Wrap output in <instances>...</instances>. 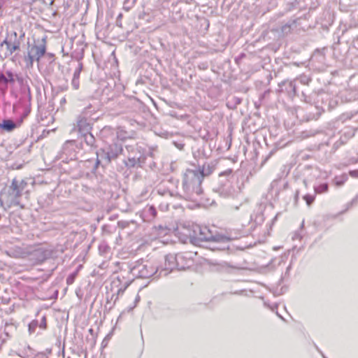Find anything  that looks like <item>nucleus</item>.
Wrapping results in <instances>:
<instances>
[{"instance_id":"obj_1","label":"nucleus","mask_w":358,"mask_h":358,"mask_svg":"<svg viewBox=\"0 0 358 358\" xmlns=\"http://www.w3.org/2000/svg\"><path fill=\"white\" fill-rule=\"evenodd\" d=\"M27 182L24 179L14 178L10 185L6 186L0 194V202L4 208H10L19 206L24 208L22 199L24 194L27 193Z\"/></svg>"},{"instance_id":"obj_2","label":"nucleus","mask_w":358,"mask_h":358,"mask_svg":"<svg viewBox=\"0 0 358 358\" xmlns=\"http://www.w3.org/2000/svg\"><path fill=\"white\" fill-rule=\"evenodd\" d=\"M201 182V176L199 173L194 170L187 169L183 177L181 196L193 202L201 201L203 194Z\"/></svg>"},{"instance_id":"obj_3","label":"nucleus","mask_w":358,"mask_h":358,"mask_svg":"<svg viewBox=\"0 0 358 358\" xmlns=\"http://www.w3.org/2000/svg\"><path fill=\"white\" fill-rule=\"evenodd\" d=\"M190 241L194 245H200L201 243L213 244H222L230 241V238L217 231H213L208 227L196 226L192 234L189 235Z\"/></svg>"},{"instance_id":"obj_4","label":"nucleus","mask_w":358,"mask_h":358,"mask_svg":"<svg viewBox=\"0 0 358 358\" xmlns=\"http://www.w3.org/2000/svg\"><path fill=\"white\" fill-rule=\"evenodd\" d=\"M122 144L113 143L106 145L96 152V166L99 164L108 165L113 159H115L122 152Z\"/></svg>"},{"instance_id":"obj_5","label":"nucleus","mask_w":358,"mask_h":358,"mask_svg":"<svg viewBox=\"0 0 358 358\" xmlns=\"http://www.w3.org/2000/svg\"><path fill=\"white\" fill-rule=\"evenodd\" d=\"M24 36L22 34L20 37L17 36L16 31L11 32L6 39L1 43V54L3 58H8L13 54L19 50L21 45V38Z\"/></svg>"},{"instance_id":"obj_6","label":"nucleus","mask_w":358,"mask_h":358,"mask_svg":"<svg viewBox=\"0 0 358 358\" xmlns=\"http://www.w3.org/2000/svg\"><path fill=\"white\" fill-rule=\"evenodd\" d=\"M131 272L133 275L141 278H148L153 275H157L159 272L158 268L153 266L150 262H136V264L131 268Z\"/></svg>"},{"instance_id":"obj_7","label":"nucleus","mask_w":358,"mask_h":358,"mask_svg":"<svg viewBox=\"0 0 358 358\" xmlns=\"http://www.w3.org/2000/svg\"><path fill=\"white\" fill-rule=\"evenodd\" d=\"M185 256L182 254L177 255H167L165 257V267L159 271V274L155 278L160 276H166L173 269L184 270L185 268V264H180V260H182Z\"/></svg>"},{"instance_id":"obj_8","label":"nucleus","mask_w":358,"mask_h":358,"mask_svg":"<svg viewBox=\"0 0 358 358\" xmlns=\"http://www.w3.org/2000/svg\"><path fill=\"white\" fill-rule=\"evenodd\" d=\"M78 144L74 140L66 141L62 146L59 152V158L64 160H74L77 158Z\"/></svg>"},{"instance_id":"obj_9","label":"nucleus","mask_w":358,"mask_h":358,"mask_svg":"<svg viewBox=\"0 0 358 358\" xmlns=\"http://www.w3.org/2000/svg\"><path fill=\"white\" fill-rule=\"evenodd\" d=\"M30 259L34 261L36 264L43 262L47 259L50 258L52 255V252L50 250L39 248L34 250L31 253L29 252Z\"/></svg>"},{"instance_id":"obj_10","label":"nucleus","mask_w":358,"mask_h":358,"mask_svg":"<svg viewBox=\"0 0 358 358\" xmlns=\"http://www.w3.org/2000/svg\"><path fill=\"white\" fill-rule=\"evenodd\" d=\"M14 73L10 71H6L4 73H0V87L3 91H6L9 84H13Z\"/></svg>"},{"instance_id":"obj_11","label":"nucleus","mask_w":358,"mask_h":358,"mask_svg":"<svg viewBox=\"0 0 358 358\" xmlns=\"http://www.w3.org/2000/svg\"><path fill=\"white\" fill-rule=\"evenodd\" d=\"M29 50L36 57V60L38 62L46 52L45 39L43 38L40 45H34Z\"/></svg>"},{"instance_id":"obj_12","label":"nucleus","mask_w":358,"mask_h":358,"mask_svg":"<svg viewBox=\"0 0 358 358\" xmlns=\"http://www.w3.org/2000/svg\"><path fill=\"white\" fill-rule=\"evenodd\" d=\"M22 123L18 120L16 122L10 119H5L0 124V129L4 131L12 132L15 129L20 127Z\"/></svg>"},{"instance_id":"obj_13","label":"nucleus","mask_w":358,"mask_h":358,"mask_svg":"<svg viewBox=\"0 0 358 358\" xmlns=\"http://www.w3.org/2000/svg\"><path fill=\"white\" fill-rule=\"evenodd\" d=\"M145 157H143L140 152L134 155V156L129 155L128 157L127 162H125V164L127 167L131 168L135 166H141L145 163Z\"/></svg>"},{"instance_id":"obj_14","label":"nucleus","mask_w":358,"mask_h":358,"mask_svg":"<svg viewBox=\"0 0 358 358\" xmlns=\"http://www.w3.org/2000/svg\"><path fill=\"white\" fill-rule=\"evenodd\" d=\"M6 252L8 256L14 258H25L29 256V252L19 246L11 248Z\"/></svg>"},{"instance_id":"obj_15","label":"nucleus","mask_w":358,"mask_h":358,"mask_svg":"<svg viewBox=\"0 0 358 358\" xmlns=\"http://www.w3.org/2000/svg\"><path fill=\"white\" fill-rule=\"evenodd\" d=\"M76 127L78 131L82 134L90 131L92 129L91 124L87 118L83 116H79L78 117Z\"/></svg>"},{"instance_id":"obj_16","label":"nucleus","mask_w":358,"mask_h":358,"mask_svg":"<svg viewBox=\"0 0 358 358\" xmlns=\"http://www.w3.org/2000/svg\"><path fill=\"white\" fill-rule=\"evenodd\" d=\"M215 169V162H211L208 163H205L201 169L198 171L195 170L197 173L201 176V180L202 181L203 178L205 176H210Z\"/></svg>"},{"instance_id":"obj_17","label":"nucleus","mask_w":358,"mask_h":358,"mask_svg":"<svg viewBox=\"0 0 358 358\" xmlns=\"http://www.w3.org/2000/svg\"><path fill=\"white\" fill-rule=\"evenodd\" d=\"M83 142H84L90 148H93L95 145L96 139L94 136L90 133V131H89L82 134L80 143L81 148H83Z\"/></svg>"},{"instance_id":"obj_18","label":"nucleus","mask_w":358,"mask_h":358,"mask_svg":"<svg viewBox=\"0 0 358 358\" xmlns=\"http://www.w3.org/2000/svg\"><path fill=\"white\" fill-rule=\"evenodd\" d=\"M30 101H31V94H30V92H29L28 101L24 102L23 113L22 114V115L20 116V118L19 119V120L21 123L23 122L24 120L29 115V114L31 112Z\"/></svg>"},{"instance_id":"obj_19","label":"nucleus","mask_w":358,"mask_h":358,"mask_svg":"<svg viewBox=\"0 0 358 358\" xmlns=\"http://www.w3.org/2000/svg\"><path fill=\"white\" fill-rule=\"evenodd\" d=\"M36 355V352L29 346L21 350L19 354V356L22 358H35Z\"/></svg>"},{"instance_id":"obj_20","label":"nucleus","mask_w":358,"mask_h":358,"mask_svg":"<svg viewBox=\"0 0 358 358\" xmlns=\"http://www.w3.org/2000/svg\"><path fill=\"white\" fill-rule=\"evenodd\" d=\"M143 214L148 220H152L157 216V210L153 206H150L144 209Z\"/></svg>"},{"instance_id":"obj_21","label":"nucleus","mask_w":358,"mask_h":358,"mask_svg":"<svg viewBox=\"0 0 358 358\" xmlns=\"http://www.w3.org/2000/svg\"><path fill=\"white\" fill-rule=\"evenodd\" d=\"M36 60V57L31 54L30 51H28V54L24 57V62L26 63L27 68H32L34 61Z\"/></svg>"},{"instance_id":"obj_22","label":"nucleus","mask_w":358,"mask_h":358,"mask_svg":"<svg viewBox=\"0 0 358 358\" xmlns=\"http://www.w3.org/2000/svg\"><path fill=\"white\" fill-rule=\"evenodd\" d=\"M328 189L329 186L327 183H323L314 187L315 192L316 194H322L327 192L328 191Z\"/></svg>"},{"instance_id":"obj_23","label":"nucleus","mask_w":358,"mask_h":358,"mask_svg":"<svg viewBox=\"0 0 358 358\" xmlns=\"http://www.w3.org/2000/svg\"><path fill=\"white\" fill-rule=\"evenodd\" d=\"M348 176L346 175L342 176L341 178H335V185L336 186H341L344 184V182L347 180Z\"/></svg>"},{"instance_id":"obj_24","label":"nucleus","mask_w":358,"mask_h":358,"mask_svg":"<svg viewBox=\"0 0 358 358\" xmlns=\"http://www.w3.org/2000/svg\"><path fill=\"white\" fill-rule=\"evenodd\" d=\"M136 1V0H124V8L127 10H129L134 6Z\"/></svg>"},{"instance_id":"obj_25","label":"nucleus","mask_w":358,"mask_h":358,"mask_svg":"<svg viewBox=\"0 0 358 358\" xmlns=\"http://www.w3.org/2000/svg\"><path fill=\"white\" fill-rule=\"evenodd\" d=\"M317 134V131L315 130H310V131H304L301 134V137L303 138H308L310 136H313Z\"/></svg>"},{"instance_id":"obj_26","label":"nucleus","mask_w":358,"mask_h":358,"mask_svg":"<svg viewBox=\"0 0 358 358\" xmlns=\"http://www.w3.org/2000/svg\"><path fill=\"white\" fill-rule=\"evenodd\" d=\"M287 83L288 84L290 90H292L294 93H295L296 92V85H295V83L294 81H289V82L283 81L280 84V86L282 87L283 85H285Z\"/></svg>"},{"instance_id":"obj_27","label":"nucleus","mask_w":358,"mask_h":358,"mask_svg":"<svg viewBox=\"0 0 358 358\" xmlns=\"http://www.w3.org/2000/svg\"><path fill=\"white\" fill-rule=\"evenodd\" d=\"M303 199L306 201L308 206H310L315 200V196L306 194L303 196Z\"/></svg>"},{"instance_id":"obj_28","label":"nucleus","mask_w":358,"mask_h":358,"mask_svg":"<svg viewBox=\"0 0 358 358\" xmlns=\"http://www.w3.org/2000/svg\"><path fill=\"white\" fill-rule=\"evenodd\" d=\"M83 63L79 62L78 64V67L76 68V69L75 70V72L73 73V77L78 78H80V74L83 70Z\"/></svg>"},{"instance_id":"obj_29","label":"nucleus","mask_w":358,"mask_h":358,"mask_svg":"<svg viewBox=\"0 0 358 358\" xmlns=\"http://www.w3.org/2000/svg\"><path fill=\"white\" fill-rule=\"evenodd\" d=\"M229 242L227 243H228ZM224 243H222V244H213L212 245V247L210 248L212 250H224L226 248H228V245H224Z\"/></svg>"},{"instance_id":"obj_30","label":"nucleus","mask_w":358,"mask_h":358,"mask_svg":"<svg viewBox=\"0 0 358 358\" xmlns=\"http://www.w3.org/2000/svg\"><path fill=\"white\" fill-rule=\"evenodd\" d=\"M77 273L76 272L70 274L68 278H66V283L68 285H71L73 283L74 280H75V278H76V276Z\"/></svg>"},{"instance_id":"obj_31","label":"nucleus","mask_w":358,"mask_h":358,"mask_svg":"<svg viewBox=\"0 0 358 358\" xmlns=\"http://www.w3.org/2000/svg\"><path fill=\"white\" fill-rule=\"evenodd\" d=\"M71 84L75 90H78L79 88V78L73 77Z\"/></svg>"},{"instance_id":"obj_32","label":"nucleus","mask_w":358,"mask_h":358,"mask_svg":"<svg viewBox=\"0 0 358 358\" xmlns=\"http://www.w3.org/2000/svg\"><path fill=\"white\" fill-rule=\"evenodd\" d=\"M15 81H17L20 84H22L23 83V78L18 74L14 73L13 84L15 83Z\"/></svg>"},{"instance_id":"obj_33","label":"nucleus","mask_w":358,"mask_h":358,"mask_svg":"<svg viewBox=\"0 0 358 358\" xmlns=\"http://www.w3.org/2000/svg\"><path fill=\"white\" fill-rule=\"evenodd\" d=\"M299 80H300V82L304 85H308L309 83V82L310 81V78H309L305 76H301Z\"/></svg>"},{"instance_id":"obj_34","label":"nucleus","mask_w":358,"mask_h":358,"mask_svg":"<svg viewBox=\"0 0 358 358\" xmlns=\"http://www.w3.org/2000/svg\"><path fill=\"white\" fill-rule=\"evenodd\" d=\"M40 328L45 329H46L47 324H46V318L45 317H43L41 319V321L39 324Z\"/></svg>"},{"instance_id":"obj_35","label":"nucleus","mask_w":358,"mask_h":358,"mask_svg":"<svg viewBox=\"0 0 358 358\" xmlns=\"http://www.w3.org/2000/svg\"><path fill=\"white\" fill-rule=\"evenodd\" d=\"M117 224L119 227L124 229L129 226V222L126 221H119Z\"/></svg>"},{"instance_id":"obj_36","label":"nucleus","mask_w":358,"mask_h":358,"mask_svg":"<svg viewBox=\"0 0 358 358\" xmlns=\"http://www.w3.org/2000/svg\"><path fill=\"white\" fill-rule=\"evenodd\" d=\"M349 173H350V176L353 178H358V169L354 170V171H350Z\"/></svg>"},{"instance_id":"obj_37","label":"nucleus","mask_w":358,"mask_h":358,"mask_svg":"<svg viewBox=\"0 0 358 358\" xmlns=\"http://www.w3.org/2000/svg\"><path fill=\"white\" fill-rule=\"evenodd\" d=\"M231 172H232L231 169H227V171H225L222 173H220V176H228V175L231 174Z\"/></svg>"},{"instance_id":"obj_38","label":"nucleus","mask_w":358,"mask_h":358,"mask_svg":"<svg viewBox=\"0 0 358 358\" xmlns=\"http://www.w3.org/2000/svg\"><path fill=\"white\" fill-rule=\"evenodd\" d=\"M185 257L182 259V260H180V264H185V268L186 267H189V262H190V260H186L185 262H185Z\"/></svg>"},{"instance_id":"obj_39","label":"nucleus","mask_w":358,"mask_h":358,"mask_svg":"<svg viewBox=\"0 0 358 358\" xmlns=\"http://www.w3.org/2000/svg\"><path fill=\"white\" fill-rule=\"evenodd\" d=\"M38 325V322L37 321H33L29 326V330H31V329L33 327H36V326Z\"/></svg>"},{"instance_id":"obj_40","label":"nucleus","mask_w":358,"mask_h":358,"mask_svg":"<svg viewBox=\"0 0 358 358\" xmlns=\"http://www.w3.org/2000/svg\"><path fill=\"white\" fill-rule=\"evenodd\" d=\"M290 28V26L289 25H285L283 27H282V31H287V29H289Z\"/></svg>"},{"instance_id":"obj_41","label":"nucleus","mask_w":358,"mask_h":358,"mask_svg":"<svg viewBox=\"0 0 358 358\" xmlns=\"http://www.w3.org/2000/svg\"><path fill=\"white\" fill-rule=\"evenodd\" d=\"M154 151H155V149H153V148H152V149L149 152V154H148V155H149L150 157H154Z\"/></svg>"},{"instance_id":"obj_42","label":"nucleus","mask_w":358,"mask_h":358,"mask_svg":"<svg viewBox=\"0 0 358 358\" xmlns=\"http://www.w3.org/2000/svg\"><path fill=\"white\" fill-rule=\"evenodd\" d=\"M357 199H358V196H357L354 199H352L350 204L353 205L354 203H355L357 202Z\"/></svg>"},{"instance_id":"obj_43","label":"nucleus","mask_w":358,"mask_h":358,"mask_svg":"<svg viewBox=\"0 0 358 358\" xmlns=\"http://www.w3.org/2000/svg\"><path fill=\"white\" fill-rule=\"evenodd\" d=\"M298 199H299V191H297L296 192V195H295V200H296V201L298 200Z\"/></svg>"},{"instance_id":"obj_44","label":"nucleus","mask_w":358,"mask_h":358,"mask_svg":"<svg viewBox=\"0 0 358 358\" xmlns=\"http://www.w3.org/2000/svg\"><path fill=\"white\" fill-rule=\"evenodd\" d=\"M17 106L16 105H14V106H13V109H14V110H15V109L17 108Z\"/></svg>"},{"instance_id":"obj_45","label":"nucleus","mask_w":358,"mask_h":358,"mask_svg":"<svg viewBox=\"0 0 358 358\" xmlns=\"http://www.w3.org/2000/svg\"><path fill=\"white\" fill-rule=\"evenodd\" d=\"M303 183H304V185H305L306 186H307V182H306V181L305 180H303Z\"/></svg>"},{"instance_id":"obj_46","label":"nucleus","mask_w":358,"mask_h":358,"mask_svg":"<svg viewBox=\"0 0 358 358\" xmlns=\"http://www.w3.org/2000/svg\"><path fill=\"white\" fill-rule=\"evenodd\" d=\"M157 191H158L159 194H163V193H162V192H160V189H158Z\"/></svg>"}]
</instances>
